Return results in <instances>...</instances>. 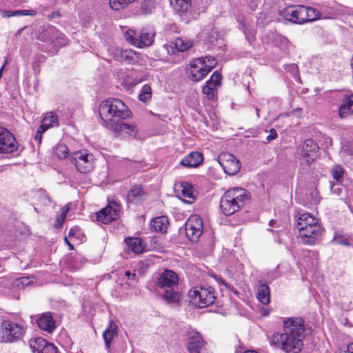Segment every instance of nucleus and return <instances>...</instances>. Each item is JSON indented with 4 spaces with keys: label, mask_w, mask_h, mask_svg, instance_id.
<instances>
[{
    "label": "nucleus",
    "mask_w": 353,
    "mask_h": 353,
    "mask_svg": "<svg viewBox=\"0 0 353 353\" xmlns=\"http://www.w3.org/2000/svg\"><path fill=\"white\" fill-rule=\"evenodd\" d=\"M304 320L301 317L283 321V332H275L269 339L271 346L281 348L286 353H299L303 348L305 337Z\"/></svg>",
    "instance_id": "1"
},
{
    "label": "nucleus",
    "mask_w": 353,
    "mask_h": 353,
    "mask_svg": "<svg viewBox=\"0 0 353 353\" xmlns=\"http://www.w3.org/2000/svg\"><path fill=\"white\" fill-rule=\"evenodd\" d=\"M130 113L125 103L116 98L108 99L102 101L99 106L100 117L108 128L130 117Z\"/></svg>",
    "instance_id": "2"
},
{
    "label": "nucleus",
    "mask_w": 353,
    "mask_h": 353,
    "mask_svg": "<svg viewBox=\"0 0 353 353\" xmlns=\"http://www.w3.org/2000/svg\"><path fill=\"white\" fill-rule=\"evenodd\" d=\"M296 228L299 231L300 237L305 244H314L323 233V228L319 224V219L310 213H303L299 216Z\"/></svg>",
    "instance_id": "3"
},
{
    "label": "nucleus",
    "mask_w": 353,
    "mask_h": 353,
    "mask_svg": "<svg viewBox=\"0 0 353 353\" xmlns=\"http://www.w3.org/2000/svg\"><path fill=\"white\" fill-rule=\"evenodd\" d=\"M249 199L248 192L241 188H230L220 200V208L226 215H232L243 208Z\"/></svg>",
    "instance_id": "4"
},
{
    "label": "nucleus",
    "mask_w": 353,
    "mask_h": 353,
    "mask_svg": "<svg viewBox=\"0 0 353 353\" xmlns=\"http://www.w3.org/2000/svg\"><path fill=\"white\" fill-rule=\"evenodd\" d=\"M283 17L294 23L302 24L319 19L321 12L311 7L295 5L286 8L282 12Z\"/></svg>",
    "instance_id": "5"
},
{
    "label": "nucleus",
    "mask_w": 353,
    "mask_h": 353,
    "mask_svg": "<svg viewBox=\"0 0 353 353\" xmlns=\"http://www.w3.org/2000/svg\"><path fill=\"white\" fill-rule=\"evenodd\" d=\"M190 302L199 308L206 307L216 300L214 290L211 286L196 287L188 292Z\"/></svg>",
    "instance_id": "6"
},
{
    "label": "nucleus",
    "mask_w": 353,
    "mask_h": 353,
    "mask_svg": "<svg viewBox=\"0 0 353 353\" xmlns=\"http://www.w3.org/2000/svg\"><path fill=\"white\" fill-rule=\"evenodd\" d=\"M154 31L151 28H144L139 32L128 30L125 34V39L137 48L148 47L152 44L154 38Z\"/></svg>",
    "instance_id": "7"
},
{
    "label": "nucleus",
    "mask_w": 353,
    "mask_h": 353,
    "mask_svg": "<svg viewBox=\"0 0 353 353\" xmlns=\"http://www.w3.org/2000/svg\"><path fill=\"white\" fill-rule=\"evenodd\" d=\"M25 328L19 324L10 321L1 322V343H14L23 339Z\"/></svg>",
    "instance_id": "8"
},
{
    "label": "nucleus",
    "mask_w": 353,
    "mask_h": 353,
    "mask_svg": "<svg viewBox=\"0 0 353 353\" xmlns=\"http://www.w3.org/2000/svg\"><path fill=\"white\" fill-rule=\"evenodd\" d=\"M69 160L81 173H88L93 169V155L85 150L71 153Z\"/></svg>",
    "instance_id": "9"
},
{
    "label": "nucleus",
    "mask_w": 353,
    "mask_h": 353,
    "mask_svg": "<svg viewBox=\"0 0 353 353\" xmlns=\"http://www.w3.org/2000/svg\"><path fill=\"white\" fill-rule=\"evenodd\" d=\"M17 150L15 137L7 129L1 128V160L10 159L8 154L15 156Z\"/></svg>",
    "instance_id": "10"
},
{
    "label": "nucleus",
    "mask_w": 353,
    "mask_h": 353,
    "mask_svg": "<svg viewBox=\"0 0 353 353\" xmlns=\"http://www.w3.org/2000/svg\"><path fill=\"white\" fill-rule=\"evenodd\" d=\"M218 162L228 175L234 176L240 171L241 162L230 152H221L218 157Z\"/></svg>",
    "instance_id": "11"
},
{
    "label": "nucleus",
    "mask_w": 353,
    "mask_h": 353,
    "mask_svg": "<svg viewBox=\"0 0 353 353\" xmlns=\"http://www.w3.org/2000/svg\"><path fill=\"white\" fill-rule=\"evenodd\" d=\"M203 221L197 215L191 216L185 223L186 236L192 242L198 241L203 233Z\"/></svg>",
    "instance_id": "12"
},
{
    "label": "nucleus",
    "mask_w": 353,
    "mask_h": 353,
    "mask_svg": "<svg viewBox=\"0 0 353 353\" xmlns=\"http://www.w3.org/2000/svg\"><path fill=\"white\" fill-rule=\"evenodd\" d=\"M205 67L203 65V57L192 60L186 69L189 73L190 79L194 81H199L203 79L212 70L211 65H210V68H205Z\"/></svg>",
    "instance_id": "13"
},
{
    "label": "nucleus",
    "mask_w": 353,
    "mask_h": 353,
    "mask_svg": "<svg viewBox=\"0 0 353 353\" xmlns=\"http://www.w3.org/2000/svg\"><path fill=\"white\" fill-rule=\"evenodd\" d=\"M119 205L117 202H110L106 207L96 213L97 221L108 224L119 218Z\"/></svg>",
    "instance_id": "14"
},
{
    "label": "nucleus",
    "mask_w": 353,
    "mask_h": 353,
    "mask_svg": "<svg viewBox=\"0 0 353 353\" xmlns=\"http://www.w3.org/2000/svg\"><path fill=\"white\" fill-rule=\"evenodd\" d=\"M185 342L189 353H201L206 344L201 334L196 330L187 332Z\"/></svg>",
    "instance_id": "15"
},
{
    "label": "nucleus",
    "mask_w": 353,
    "mask_h": 353,
    "mask_svg": "<svg viewBox=\"0 0 353 353\" xmlns=\"http://www.w3.org/2000/svg\"><path fill=\"white\" fill-rule=\"evenodd\" d=\"M179 277L176 272L170 270H165L159 276L156 284L158 288L164 290L177 287Z\"/></svg>",
    "instance_id": "16"
},
{
    "label": "nucleus",
    "mask_w": 353,
    "mask_h": 353,
    "mask_svg": "<svg viewBox=\"0 0 353 353\" xmlns=\"http://www.w3.org/2000/svg\"><path fill=\"white\" fill-rule=\"evenodd\" d=\"M29 283V279L26 277L18 278L14 280L3 278L1 281V288H3V294L10 296L12 295V293L9 292L10 290L15 292L18 290L23 289L25 287L28 286Z\"/></svg>",
    "instance_id": "17"
},
{
    "label": "nucleus",
    "mask_w": 353,
    "mask_h": 353,
    "mask_svg": "<svg viewBox=\"0 0 353 353\" xmlns=\"http://www.w3.org/2000/svg\"><path fill=\"white\" fill-rule=\"evenodd\" d=\"M35 321L40 330L49 334L52 333L57 327L53 313L50 312H44L37 316Z\"/></svg>",
    "instance_id": "18"
},
{
    "label": "nucleus",
    "mask_w": 353,
    "mask_h": 353,
    "mask_svg": "<svg viewBox=\"0 0 353 353\" xmlns=\"http://www.w3.org/2000/svg\"><path fill=\"white\" fill-rule=\"evenodd\" d=\"M193 41L187 38L178 37L169 44L165 45L168 53L175 54L176 52H185L193 46Z\"/></svg>",
    "instance_id": "19"
},
{
    "label": "nucleus",
    "mask_w": 353,
    "mask_h": 353,
    "mask_svg": "<svg viewBox=\"0 0 353 353\" xmlns=\"http://www.w3.org/2000/svg\"><path fill=\"white\" fill-rule=\"evenodd\" d=\"M319 148L317 143L311 139H307L304 141L301 150V155L307 158V164H310L316 158Z\"/></svg>",
    "instance_id": "20"
},
{
    "label": "nucleus",
    "mask_w": 353,
    "mask_h": 353,
    "mask_svg": "<svg viewBox=\"0 0 353 353\" xmlns=\"http://www.w3.org/2000/svg\"><path fill=\"white\" fill-rule=\"evenodd\" d=\"M353 114V94L345 96L339 106V116L341 119Z\"/></svg>",
    "instance_id": "21"
},
{
    "label": "nucleus",
    "mask_w": 353,
    "mask_h": 353,
    "mask_svg": "<svg viewBox=\"0 0 353 353\" xmlns=\"http://www.w3.org/2000/svg\"><path fill=\"white\" fill-rule=\"evenodd\" d=\"M203 161L202 154L199 152H192L183 158L180 163L187 168H196Z\"/></svg>",
    "instance_id": "22"
},
{
    "label": "nucleus",
    "mask_w": 353,
    "mask_h": 353,
    "mask_svg": "<svg viewBox=\"0 0 353 353\" xmlns=\"http://www.w3.org/2000/svg\"><path fill=\"white\" fill-rule=\"evenodd\" d=\"M109 129L112 130L117 136L121 135L123 133L128 135H135L137 132L134 125L127 124L122 121L116 123Z\"/></svg>",
    "instance_id": "23"
},
{
    "label": "nucleus",
    "mask_w": 353,
    "mask_h": 353,
    "mask_svg": "<svg viewBox=\"0 0 353 353\" xmlns=\"http://www.w3.org/2000/svg\"><path fill=\"white\" fill-rule=\"evenodd\" d=\"M162 299L168 305H179L182 298L181 294L174 288L164 290L161 294Z\"/></svg>",
    "instance_id": "24"
},
{
    "label": "nucleus",
    "mask_w": 353,
    "mask_h": 353,
    "mask_svg": "<svg viewBox=\"0 0 353 353\" xmlns=\"http://www.w3.org/2000/svg\"><path fill=\"white\" fill-rule=\"evenodd\" d=\"M145 196V192L141 185H134L128 191L127 200L132 203H138L141 202Z\"/></svg>",
    "instance_id": "25"
},
{
    "label": "nucleus",
    "mask_w": 353,
    "mask_h": 353,
    "mask_svg": "<svg viewBox=\"0 0 353 353\" xmlns=\"http://www.w3.org/2000/svg\"><path fill=\"white\" fill-rule=\"evenodd\" d=\"M116 336H117V325L113 321H110L108 327L103 333L105 345L107 349L110 348L112 345V340Z\"/></svg>",
    "instance_id": "26"
},
{
    "label": "nucleus",
    "mask_w": 353,
    "mask_h": 353,
    "mask_svg": "<svg viewBox=\"0 0 353 353\" xmlns=\"http://www.w3.org/2000/svg\"><path fill=\"white\" fill-rule=\"evenodd\" d=\"M119 53L120 61L127 63H136L140 59L139 54L132 49L120 50Z\"/></svg>",
    "instance_id": "27"
},
{
    "label": "nucleus",
    "mask_w": 353,
    "mask_h": 353,
    "mask_svg": "<svg viewBox=\"0 0 353 353\" xmlns=\"http://www.w3.org/2000/svg\"><path fill=\"white\" fill-rule=\"evenodd\" d=\"M169 224L167 216H161L154 219L151 221V227L155 231L161 233H165Z\"/></svg>",
    "instance_id": "28"
},
{
    "label": "nucleus",
    "mask_w": 353,
    "mask_h": 353,
    "mask_svg": "<svg viewBox=\"0 0 353 353\" xmlns=\"http://www.w3.org/2000/svg\"><path fill=\"white\" fill-rule=\"evenodd\" d=\"M256 297L262 304L267 305L269 303L270 291L268 285L260 283L257 289Z\"/></svg>",
    "instance_id": "29"
},
{
    "label": "nucleus",
    "mask_w": 353,
    "mask_h": 353,
    "mask_svg": "<svg viewBox=\"0 0 353 353\" xmlns=\"http://www.w3.org/2000/svg\"><path fill=\"white\" fill-rule=\"evenodd\" d=\"M128 249L135 254H141L143 252L145 247L139 238L129 237L125 240Z\"/></svg>",
    "instance_id": "30"
},
{
    "label": "nucleus",
    "mask_w": 353,
    "mask_h": 353,
    "mask_svg": "<svg viewBox=\"0 0 353 353\" xmlns=\"http://www.w3.org/2000/svg\"><path fill=\"white\" fill-rule=\"evenodd\" d=\"M157 3L154 0H143L139 7V14L143 15H148L152 14L156 8Z\"/></svg>",
    "instance_id": "31"
},
{
    "label": "nucleus",
    "mask_w": 353,
    "mask_h": 353,
    "mask_svg": "<svg viewBox=\"0 0 353 353\" xmlns=\"http://www.w3.org/2000/svg\"><path fill=\"white\" fill-rule=\"evenodd\" d=\"M57 28L48 26L37 37L38 39L43 42L52 43L54 34H56Z\"/></svg>",
    "instance_id": "32"
},
{
    "label": "nucleus",
    "mask_w": 353,
    "mask_h": 353,
    "mask_svg": "<svg viewBox=\"0 0 353 353\" xmlns=\"http://www.w3.org/2000/svg\"><path fill=\"white\" fill-rule=\"evenodd\" d=\"M47 342L44 339L39 337L31 339L29 344L33 353H41Z\"/></svg>",
    "instance_id": "33"
},
{
    "label": "nucleus",
    "mask_w": 353,
    "mask_h": 353,
    "mask_svg": "<svg viewBox=\"0 0 353 353\" xmlns=\"http://www.w3.org/2000/svg\"><path fill=\"white\" fill-rule=\"evenodd\" d=\"M37 11L34 10H6L3 12L2 15L4 17H19V16H34Z\"/></svg>",
    "instance_id": "34"
},
{
    "label": "nucleus",
    "mask_w": 353,
    "mask_h": 353,
    "mask_svg": "<svg viewBox=\"0 0 353 353\" xmlns=\"http://www.w3.org/2000/svg\"><path fill=\"white\" fill-rule=\"evenodd\" d=\"M53 152L59 159L70 158L69 149L68 146L62 143H59L53 148Z\"/></svg>",
    "instance_id": "35"
},
{
    "label": "nucleus",
    "mask_w": 353,
    "mask_h": 353,
    "mask_svg": "<svg viewBox=\"0 0 353 353\" xmlns=\"http://www.w3.org/2000/svg\"><path fill=\"white\" fill-rule=\"evenodd\" d=\"M53 36L54 37L52 43H53L54 46L56 48L53 52H57L58 48L65 46L67 44V39L65 35L60 32L57 29L56 34H54Z\"/></svg>",
    "instance_id": "36"
},
{
    "label": "nucleus",
    "mask_w": 353,
    "mask_h": 353,
    "mask_svg": "<svg viewBox=\"0 0 353 353\" xmlns=\"http://www.w3.org/2000/svg\"><path fill=\"white\" fill-rule=\"evenodd\" d=\"M173 8L178 12H185L190 5V0H170Z\"/></svg>",
    "instance_id": "37"
},
{
    "label": "nucleus",
    "mask_w": 353,
    "mask_h": 353,
    "mask_svg": "<svg viewBox=\"0 0 353 353\" xmlns=\"http://www.w3.org/2000/svg\"><path fill=\"white\" fill-rule=\"evenodd\" d=\"M135 0H110L109 4L110 7L114 10H120L126 6H128L130 3H132Z\"/></svg>",
    "instance_id": "38"
},
{
    "label": "nucleus",
    "mask_w": 353,
    "mask_h": 353,
    "mask_svg": "<svg viewBox=\"0 0 353 353\" xmlns=\"http://www.w3.org/2000/svg\"><path fill=\"white\" fill-rule=\"evenodd\" d=\"M181 196L185 199L194 198V188L193 186L188 183L183 182L181 183Z\"/></svg>",
    "instance_id": "39"
},
{
    "label": "nucleus",
    "mask_w": 353,
    "mask_h": 353,
    "mask_svg": "<svg viewBox=\"0 0 353 353\" xmlns=\"http://www.w3.org/2000/svg\"><path fill=\"white\" fill-rule=\"evenodd\" d=\"M152 97V88L150 85L145 84L139 94V99L143 102H147Z\"/></svg>",
    "instance_id": "40"
},
{
    "label": "nucleus",
    "mask_w": 353,
    "mask_h": 353,
    "mask_svg": "<svg viewBox=\"0 0 353 353\" xmlns=\"http://www.w3.org/2000/svg\"><path fill=\"white\" fill-rule=\"evenodd\" d=\"M36 196L41 205H47L50 203V198L44 189L38 190Z\"/></svg>",
    "instance_id": "41"
},
{
    "label": "nucleus",
    "mask_w": 353,
    "mask_h": 353,
    "mask_svg": "<svg viewBox=\"0 0 353 353\" xmlns=\"http://www.w3.org/2000/svg\"><path fill=\"white\" fill-rule=\"evenodd\" d=\"M43 119V121L47 120L46 124L48 125V128L57 126L59 125L57 116L52 113L46 115Z\"/></svg>",
    "instance_id": "42"
},
{
    "label": "nucleus",
    "mask_w": 353,
    "mask_h": 353,
    "mask_svg": "<svg viewBox=\"0 0 353 353\" xmlns=\"http://www.w3.org/2000/svg\"><path fill=\"white\" fill-rule=\"evenodd\" d=\"M343 168L339 165H334L331 170V174L336 181H339L343 177Z\"/></svg>",
    "instance_id": "43"
},
{
    "label": "nucleus",
    "mask_w": 353,
    "mask_h": 353,
    "mask_svg": "<svg viewBox=\"0 0 353 353\" xmlns=\"http://www.w3.org/2000/svg\"><path fill=\"white\" fill-rule=\"evenodd\" d=\"M221 74L218 71H215L212 74L210 79L207 81L214 88L221 84Z\"/></svg>",
    "instance_id": "44"
},
{
    "label": "nucleus",
    "mask_w": 353,
    "mask_h": 353,
    "mask_svg": "<svg viewBox=\"0 0 353 353\" xmlns=\"http://www.w3.org/2000/svg\"><path fill=\"white\" fill-rule=\"evenodd\" d=\"M215 88L210 85V83L206 82V85L203 88V92L205 94L209 99H211L213 98L214 96V92L213 90Z\"/></svg>",
    "instance_id": "45"
},
{
    "label": "nucleus",
    "mask_w": 353,
    "mask_h": 353,
    "mask_svg": "<svg viewBox=\"0 0 353 353\" xmlns=\"http://www.w3.org/2000/svg\"><path fill=\"white\" fill-rule=\"evenodd\" d=\"M216 64V61L214 57H205L203 58V65L205 66V68H210V65H211L212 70L215 67Z\"/></svg>",
    "instance_id": "46"
},
{
    "label": "nucleus",
    "mask_w": 353,
    "mask_h": 353,
    "mask_svg": "<svg viewBox=\"0 0 353 353\" xmlns=\"http://www.w3.org/2000/svg\"><path fill=\"white\" fill-rule=\"evenodd\" d=\"M41 353H57V348L52 343L47 342Z\"/></svg>",
    "instance_id": "47"
},
{
    "label": "nucleus",
    "mask_w": 353,
    "mask_h": 353,
    "mask_svg": "<svg viewBox=\"0 0 353 353\" xmlns=\"http://www.w3.org/2000/svg\"><path fill=\"white\" fill-rule=\"evenodd\" d=\"M334 242L339 245H344L346 246L350 245V241L346 238H343L341 236L335 237L334 239Z\"/></svg>",
    "instance_id": "48"
},
{
    "label": "nucleus",
    "mask_w": 353,
    "mask_h": 353,
    "mask_svg": "<svg viewBox=\"0 0 353 353\" xmlns=\"http://www.w3.org/2000/svg\"><path fill=\"white\" fill-rule=\"evenodd\" d=\"M65 217L66 216H63V214H59L56 219V222L54 223V227L56 228H61L63 225V221L65 219Z\"/></svg>",
    "instance_id": "49"
},
{
    "label": "nucleus",
    "mask_w": 353,
    "mask_h": 353,
    "mask_svg": "<svg viewBox=\"0 0 353 353\" xmlns=\"http://www.w3.org/2000/svg\"><path fill=\"white\" fill-rule=\"evenodd\" d=\"M342 188L339 186H336L335 185H331L330 190L331 192L335 194L336 195H340L342 192Z\"/></svg>",
    "instance_id": "50"
},
{
    "label": "nucleus",
    "mask_w": 353,
    "mask_h": 353,
    "mask_svg": "<svg viewBox=\"0 0 353 353\" xmlns=\"http://www.w3.org/2000/svg\"><path fill=\"white\" fill-rule=\"evenodd\" d=\"M277 137L276 131L274 129L270 130V134L266 137L267 141H270L275 139Z\"/></svg>",
    "instance_id": "51"
},
{
    "label": "nucleus",
    "mask_w": 353,
    "mask_h": 353,
    "mask_svg": "<svg viewBox=\"0 0 353 353\" xmlns=\"http://www.w3.org/2000/svg\"><path fill=\"white\" fill-rule=\"evenodd\" d=\"M46 121H43V119L41 121V125L39 127L38 131H40L41 133H44L48 128V125L46 124Z\"/></svg>",
    "instance_id": "52"
},
{
    "label": "nucleus",
    "mask_w": 353,
    "mask_h": 353,
    "mask_svg": "<svg viewBox=\"0 0 353 353\" xmlns=\"http://www.w3.org/2000/svg\"><path fill=\"white\" fill-rule=\"evenodd\" d=\"M125 275L128 277V279L136 280L137 275L135 273H131L130 271H125Z\"/></svg>",
    "instance_id": "53"
},
{
    "label": "nucleus",
    "mask_w": 353,
    "mask_h": 353,
    "mask_svg": "<svg viewBox=\"0 0 353 353\" xmlns=\"http://www.w3.org/2000/svg\"><path fill=\"white\" fill-rule=\"evenodd\" d=\"M42 134L43 133H41L40 131H37V133L34 136V139L36 141H37L39 142V143H41V139H42Z\"/></svg>",
    "instance_id": "54"
},
{
    "label": "nucleus",
    "mask_w": 353,
    "mask_h": 353,
    "mask_svg": "<svg viewBox=\"0 0 353 353\" xmlns=\"http://www.w3.org/2000/svg\"><path fill=\"white\" fill-rule=\"evenodd\" d=\"M70 208L68 205H65L61 208V214H63V216H66L67 213L69 211Z\"/></svg>",
    "instance_id": "55"
},
{
    "label": "nucleus",
    "mask_w": 353,
    "mask_h": 353,
    "mask_svg": "<svg viewBox=\"0 0 353 353\" xmlns=\"http://www.w3.org/2000/svg\"><path fill=\"white\" fill-rule=\"evenodd\" d=\"M59 16H60V14H59V12H52L48 14V18L53 19V18L58 17Z\"/></svg>",
    "instance_id": "56"
},
{
    "label": "nucleus",
    "mask_w": 353,
    "mask_h": 353,
    "mask_svg": "<svg viewBox=\"0 0 353 353\" xmlns=\"http://www.w3.org/2000/svg\"><path fill=\"white\" fill-rule=\"evenodd\" d=\"M77 230V228H71L68 233L69 237L71 238V237L74 236L75 235V232Z\"/></svg>",
    "instance_id": "57"
},
{
    "label": "nucleus",
    "mask_w": 353,
    "mask_h": 353,
    "mask_svg": "<svg viewBox=\"0 0 353 353\" xmlns=\"http://www.w3.org/2000/svg\"><path fill=\"white\" fill-rule=\"evenodd\" d=\"M344 353H353V343L348 345L347 350Z\"/></svg>",
    "instance_id": "58"
},
{
    "label": "nucleus",
    "mask_w": 353,
    "mask_h": 353,
    "mask_svg": "<svg viewBox=\"0 0 353 353\" xmlns=\"http://www.w3.org/2000/svg\"><path fill=\"white\" fill-rule=\"evenodd\" d=\"M64 241H65V243L69 246V248H70V250L74 249L73 245L70 243V241H68L67 237L64 238Z\"/></svg>",
    "instance_id": "59"
},
{
    "label": "nucleus",
    "mask_w": 353,
    "mask_h": 353,
    "mask_svg": "<svg viewBox=\"0 0 353 353\" xmlns=\"http://www.w3.org/2000/svg\"><path fill=\"white\" fill-rule=\"evenodd\" d=\"M220 283L225 285L227 288L230 289V285L225 281L221 279Z\"/></svg>",
    "instance_id": "60"
},
{
    "label": "nucleus",
    "mask_w": 353,
    "mask_h": 353,
    "mask_svg": "<svg viewBox=\"0 0 353 353\" xmlns=\"http://www.w3.org/2000/svg\"><path fill=\"white\" fill-rule=\"evenodd\" d=\"M276 223V221H274V219H271L270 221H269V225L270 226H273Z\"/></svg>",
    "instance_id": "61"
},
{
    "label": "nucleus",
    "mask_w": 353,
    "mask_h": 353,
    "mask_svg": "<svg viewBox=\"0 0 353 353\" xmlns=\"http://www.w3.org/2000/svg\"><path fill=\"white\" fill-rule=\"evenodd\" d=\"M244 353H257V352L254 350H247Z\"/></svg>",
    "instance_id": "62"
},
{
    "label": "nucleus",
    "mask_w": 353,
    "mask_h": 353,
    "mask_svg": "<svg viewBox=\"0 0 353 353\" xmlns=\"http://www.w3.org/2000/svg\"><path fill=\"white\" fill-rule=\"evenodd\" d=\"M3 68H4V64L3 65H1V72H3Z\"/></svg>",
    "instance_id": "63"
},
{
    "label": "nucleus",
    "mask_w": 353,
    "mask_h": 353,
    "mask_svg": "<svg viewBox=\"0 0 353 353\" xmlns=\"http://www.w3.org/2000/svg\"><path fill=\"white\" fill-rule=\"evenodd\" d=\"M348 154H353V152H348Z\"/></svg>",
    "instance_id": "64"
}]
</instances>
